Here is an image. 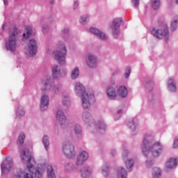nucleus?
<instances>
[{
    "instance_id": "obj_2",
    "label": "nucleus",
    "mask_w": 178,
    "mask_h": 178,
    "mask_svg": "<svg viewBox=\"0 0 178 178\" xmlns=\"http://www.w3.org/2000/svg\"><path fill=\"white\" fill-rule=\"evenodd\" d=\"M142 152L145 156L151 152L152 156L156 158V156H159L162 153V145L159 142H156L149 145V140L144 139L142 145Z\"/></svg>"
},
{
    "instance_id": "obj_19",
    "label": "nucleus",
    "mask_w": 178,
    "mask_h": 178,
    "mask_svg": "<svg viewBox=\"0 0 178 178\" xmlns=\"http://www.w3.org/2000/svg\"><path fill=\"white\" fill-rule=\"evenodd\" d=\"M118 94L120 95V97H122V98H124L127 97V88L124 86H120L118 89Z\"/></svg>"
},
{
    "instance_id": "obj_26",
    "label": "nucleus",
    "mask_w": 178,
    "mask_h": 178,
    "mask_svg": "<svg viewBox=\"0 0 178 178\" xmlns=\"http://www.w3.org/2000/svg\"><path fill=\"white\" fill-rule=\"evenodd\" d=\"M125 165L127 169H131V168L134 166V161H133L132 159H129L125 161Z\"/></svg>"
},
{
    "instance_id": "obj_16",
    "label": "nucleus",
    "mask_w": 178,
    "mask_h": 178,
    "mask_svg": "<svg viewBox=\"0 0 178 178\" xmlns=\"http://www.w3.org/2000/svg\"><path fill=\"white\" fill-rule=\"evenodd\" d=\"M56 118L58 122L60 123V126H63L66 124V117L65 116V113L63 111H57Z\"/></svg>"
},
{
    "instance_id": "obj_52",
    "label": "nucleus",
    "mask_w": 178,
    "mask_h": 178,
    "mask_svg": "<svg viewBox=\"0 0 178 178\" xmlns=\"http://www.w3.org/2000/svg\"><path fill=\"white\" fill-rule=\"evenodd\" d=\"M4 26H3V29Z\"/></svg>"
},
{
    "instance_id": "obj_17",
    "label": "nucleus",
    "mask_w": 178,
    "mask_h": 178,
    "mask_svg": "<svg viewBox=\"0 0 178 178\" xmlns=\"http://www.w3.org/2000/svg\"><path fill=\"white\" fill-rule=\"evenodd\" d=\"M165 166L167 169H173L175 166H177V159L175 158L170 159L168 161L166 162Z\"/></svg>"
},
{
    "instance_id": "obj_15",
    "label": "nucleus",
    "mask_w": 178,
    "mask_h": 178,
    "mask_svg": "<svg viewBox=\"0 0 178 178\" xmlns=\"http://www.w3.org/2000/svg\"><path fill=\"white\" fill-rule=\"evenodd\" d=\"M90 33L92 34H95V35H97L100 38V40H106V35L105 33L101 32L99 30L95 29V28H90Z\"/></svg>"
},
{
    "instance_id": "obj_34",
    "label": "nucleus",
    "mask_w": 178,
    "mask_h": 178,
    "mask_svg": "<svg viewBox=\"0 0 178 178\" xmlns=\"http://www.w3.org/2000/svg\"><path fill=\"white\" fill-rule=\"evenodd\" d=\"M83 119L84 122H88L91 119V115H90V113H83Z\"/></svg>"
},
{
    "instance_id": "obj_22",
    "label": "nucleus",
    "mask_w": 178,
    "mask_h": 178,
    "mask_svg": "<svg viewBox=\"0 0 178 178\" xmlns=\"http://www.w3.org/2000/svg\"><path fill=\"white\" fill-rule=\"evenodd\" d=\"M118 178H127V172H126V170H124V168H120L118 169Z\"/></svg>"
},
{
    "instance_id": "obj_24",
    "label": "nucleus",
    "mask_w": 178,
    "mask_h": 178,
    "mask_svg": "<svg viewBox=\"0 0 178 178\" xmlns=\"http://www.w3.org/2000/svg\"><path fill=\"white\" fill-rule=\"evenodd\" d=\"M80 74V71L79 70V67H76L72 72V79H77Z\"/></svg>"
},
{
    "instance_id": "obj_36",
    "label": "nucleus",
    "mask_w": 178,
    "mask_h": 178,
    "mask_svg": "<svg viewBox=\"0 0 178 178\" xmlns=\"http://www.w3.org/2000/svg\"><path fill=\"white\" fill-rule=\"evenodd\" d=\"M97 127L99 129V130H105V128L106 127V126L105 125V124L101 121L99 122L98 124H97Z\"/></svg>"
},
{
    "instance_id": "obj_42",
    "label": "nucleus",
    "mask_w": 178,
    "mask_h": 178,
    "mask_svg": "<svg viewBox=\"0 0 178 178\" xmlns=\"http://www.w3.org/2000/svg\"><path fill=\"white\" fill-rule=\"evenodd\" d=\"M87 22V16H83L81 17L80 22L81 23H86Z\"/></svg>"
},
{
    "instance_id": "obj_9",
    "label": "nucleus",
    "mask_w": 178,
    "mask_h": 178,
    "mask_svg": "<svg viewBox=\"0 0 178 178\" xmlns=\"http://www.w3.org/2000/svg\"><path fill=\"white\" fill-rule=\"evenodd\" d=\"M48 105H49V97L44 94L40 99L41 111H47V109H48Z\"/></svg>"
},
{
    "instance_id": "obj_37",
    "label": "nucleus",
    "mask_w": 178,
    "mask_h": 178,
    "mask_svg": "<svg viewBox=\"0 0 178 178\" xmlns=\"http://www.w3.org/2000/svg\"><path fill=\"white\" fill-rule=\"evenodd\" d=\"M61 87L62 86H60V84L54 85V86L52 88V90L53 91H54V92H58V91L60 90Z\"/></svg>"
},
{
    "instance_id": "obj_7",
    "label": "nucleus",
    "mask_w": 178,
    "mask_h": 178,
    "mask_svg": "<svg viewBox=\"0 0 178 178\" xmlns=\"http://www.w3.org/2000/svg\"><path fill=\"white\" fill-rule=\"evenodd\" d=\"M63 151L67 156V158H73L76 155V152H74V146L70 143H67L63 145Z\"/></svg>"
},
{
    "instance_id": "obj_47",
    "label": "nucleus",
    "mask_w": 178,
    "mask_h": 178,
    "mask_svg": "<svg viewBox=\"0 0 178 178\" xmlns=\"http://www.w3.org/2000/svg\"><path fill=\"white\" fill-rule=\"evenodd\" d=\"M138 5H140V0H135V7L138 8Z\"/></svg>"
},
{
    "instance_id": "obj_5",
    "label": "nucleus",
    "mask_w": 178,
    "mask_h": 178,
    "mask_svg": "<svg viewBox=\"0 0 178 178\" xmlns=\"http://www.w3.org/2000/svg\"><path fill=\"white\" fill-rule=\"evenodd\" d=\"M17 38V28L15 26H13L10 29V35L8 41L6 43L7 49H10V51H15L16 47H17V44L16 41Z\"/></svg>"
},
{
    "instance_id": "obj_4",
    "label": "nucleus",
    "mask_w": 178,
    "mask_h": 178,
    "mask_svg": "<svg viewBox=\"0 0 178 178\" xmlns=\"http://www.w3.org/2000/svg\"><path fill=\"white\" fill-rule=\"evenodd\" d=\"M67 53V49H66V46H65V44H58L57 50L53 53L54 59L57 60L60 66L66 65Z\"/></svg>"
},
{
    "instance_id": "obj_12",
    "label": "nucleus",
    "mask_w": 178,
    "mask_h": 178,
    "mask_svg": "<svg viewBox=\"0 0 178 178\" xmlns=\"http://www.w3.org/2000/svg\"><path fill=\"white\" fill-rule=\"evenodd\" d=\"M13 168V161H4L1 164V170L2 172H10V170Z\"/></svg>"
},
{
    "instance_id": "obj_13",
    "label": "nucleus",
    "mask_w": 178,
    "mask_h": 178,
    "mask_svg": "<svg viewBox=\"0 0 178 178\" xmlns=\"http://www.w3.org/2000/svg\"><path fill=\"white\" fill-rule=\"evenodd\" d=\"M86 62L89 67H95L97 66V58L91 54L88 55Z\"/></svg>"
},
{
    "instance_id": "obj_27",
    "label": "nucleus",
    "mask_w": 178,
    "mask_h": 178,
    "mask_svg": "<svg viewBox=\"0 0 178 178\" xmlns=\"http://www.w3.org/2000/svg\"><path fill=\"white\" fill-rule=\"evenodd\" d=\"M161 5V1L159 0H153L152 3V6L154 10H156L159 6Z\"/></svg>"
},
{
    "instance_id": "obj_18",
    "label": "nucleus",
    "mask_w": 178,
    "mask_h": 178,
    "mask_svg": "<svg viewBox=\"0 0 178 178\" xmlns=\"http://www.w3.org/2000/svg\"><path fill=\"white\" fill-rule=\"evenodd\" d=\"M52 76L53 79H59L60 77V69H59L58 65H54L52 67Z\"/></svg>"
},
{
    "instance_id": "obj_8",
    "label": "nucleus",
    "mask_w": 178,
    "mask_h": 178,
    "mask_svg": "<svg viewBox=\"0 0 178 178\" xmlns=\"http://www.w3.org/2000/svg\"><path fill=\"white\" fill-rule=\"evenodd\" d=\"M28 52L31 56H33L37 54V42L34 39L29 40L28 44Z\"/></svg>"
},
{
    "instance_id": "obj_51",
    "label": "nucleus",
    "mask_w": 178,
    "mask_h": 178,
    "mask_svg": "<svg viewBox=\"0 0 178 178\" xmlns=\"http://www.w3.org/2000/svg\"><path fill=\"white\" fill-rule=\"evenodd\" d=\"M175 3H178V0H175Z\"/></svg>"
},
{
    "instance_id": "obj_3",
    "label": "nucleus",
    "mask_w": 178,
    "mask_h": 178,
    "mask_svg": "<svg viewBox=\"0 0 178 178\" xmlns=\"http://www.w3.org/2000/svg\"><path fill=\"white\" fill-rule=\"evenodd\" d=\"M75 92L76 94H81V102L83 109H88L90 105H91V102L95 101L94 95L86 93V88L80 83H76Z\"/></svg>"
},
{
    "instance_id": "obj_33",
    "label": "nucleus",
    "mask_w": 178,
    "mask_h": 178,
    "mask_svg": "<svg viewBox=\"0 0 178 178\" xmlns=\"http://www.w3.org/2000/svg\"><path fill=\"white\" fill-rule=\"evenodd\" d=\"M178 26V19H175L172 23H171V30L172 31H175L176 29H177Z\"/></svg>"
},
{
    "instance_id": "obj_32",
    "label": "nucleus",
    "mask_w": 178,
    "mask_h": 178,
    "mask_svg": "<svg viewBox=\"0 0 178 178\" xmlns=\"http://www.w3.org/2000/svg\"><path fill=\"white\" fill-rule=\"evenodd\" d=\"M102 175L105 177L108 176L109 175V168H108V165H104L102 168Z\"/></svg>"
},
{
    "instance_id": "obj_38",
    "label": "nucleus",
    "mask_w": 178,
    "mask_h": 178,
    "mask_svg": "<svg viewBox=\"0 0 178 178\" xmlns=\"http://www.w3.org/2000/svg\"><path fill=\"white\" fill-rule=\"evenodd\" d=\"M131 72V70L130 69L129 67H127L125 71V77L126 79H129L130 76V73Z\"/></svg>"
},
{
    "instance_id": "obj_45",
    "label": "nucleus",
    "mask_w": 178,
    "mask_h": 178,
    "mask_svg": "<svg viewBox=\"0 0 178 178\" xmlns=\"http://www.w3.org/2000/svg\"><path fill=\"white\" fill-rule=\"evenodd\" d=\"M129 127H131L132 130H136V126L134 125V122H132L131 124H129Z\"/></svg>"
},
{
    "instance_id": "obj_29",
    "label": "nucleus",
    "mask_w": 178,
    "mask_h": 178,
    "mask_svg": "<svg viewBox=\"0 0 178 178\" xmlns=\"http://www.w3.org/2000/svg\"><path fill=\"white\" fill-rule=\"evenodd\" d=\"M25 138L26 136L24 135V133H21L18 137V144H19V145H22V144L24 143Z\"/></svg>"
},
{
    "instance_id": "obj_39",
    "label": "nucleus",
    "mask_w": 178,
    "mask_h": 178,
    "mask_svg": "<svg viewBox=\"0 0 178 178\" xmlns=\"http://www.w3.org/2000/svg\"><path fill=\"white\" fill-rule=\"evenodd\" d=\"M65 170L67 171V172H72V170H73V168H72V164L69 163H67L65 165Z\"/></svg>"
},
{
    "instance_id": "obj_1",
    "label": "nucleus",
    "mask_w": 178,
    "mask_h": 178,
    "mask_svg": "<svg viewBox=\"0 0 178 178\" xmlns=\"http://www.w3.org/2000/svg\"><path fill=\"white\" fill-rule=\"evenodd\" d=\"M22 161L27 162V168L25 170H17L14 178H42V174L45 170L42 168H38L37 170L34 169L35 161L31 156V153L29 149H25L20 154Z\"/></svg>"
},
{
    "instance_id": "obj_11",
    "label": "nucleus",
    "mask_w": 178,
    "mask_h": 178,
    "mask_svg": "<svg viewBox=\"0 0 178 178\" xmlns=\"http://www.w3.org/2000/svg\"><path fill=\"white\" fill-rule=\"evenodd\" d=\"M120 24H122V19L115 18L113 22L112 31L113 35H117L119 34V27H120Z\"/></svg>"
},
{
    "instance_id": "obj_44",
    "label": "nucleus",
    "mask_w": 178,
    "mask_h": 178,
    "mask_svg": "<svg viewBox=\"0 0 178 178\" xmlns=\"http://www.w3.org/2000/svg\"><path fill=\"white\" fill-rule=\"evenodd\" d=\"M152 165H153L152 161H146V166H147V168L151 167Z\"/></svg>"
},
{
    "instance_id": "obj_43",
    "label": "nucleus",
    "mask_w": 178,
    "mask_h": 178,
    "mask_svg": "<svg viewBox=\"0 0 178 178\" xmlns=\"http://www.w3.org/2000/svg\"><path fill=\"white\" fill-rule=\"evenodd\" d=\"M178 147V139H175L173 148H177Z\"/></svg>"
},
{
    "instance_id": "obj_23",
    "label": "nucleus",
    "mask_w": 178,
    "mask_h": 178,
    "mask_svg": "<svg viewBox=\"0 0 178 178\" xmlns=\"http://www.w3.org/2000/svg\"><path fill=\"white\" fill-rule=\"evenodd\" d=\"M47 178H56L55 172H54V168L51 165L47 166Z\"/></svg>"
},
{
    "instance_id": "obj_25",
    "label": "nucleus",
    "mask_w": 178,
    "mask_h": 178,
    "mask_svg": "<svg viewBox=\"0 0 178 178\" xmlns=\"http://www.w3.org/2000/svg\"><path fill=\"white\" fill-rule=\"evenodd\" d=\"M31 33H32V28L31 26H27L26 28V32L24 33L23 34L24 38H29V37L31 35Z\"/></svg>"
},
{
    "instance_id": "obj_41",
    "label": "nucleus",
    "mask_w": 178,
    "mask_h": 178,
    "mask_svg": "<svg viewBox=\"0 0 178 178\" xmlns=\"http://www.w3.org/2000/svg\"><path fill=\"white\" fill-rule=\"evenodd\" d=\"M17 113L19 118H22V116H24V110L19 108Z\"/></svg>"
},
{
    "instance_id": "obj_40",
    "label": "nucleus",
    "mask_w": 178,
    "mask_h": 178,
    "mask_svg": "<svg viewBox=\"0 0 178 178\" xmlns=\"http://www.w3.org/2000/svg\"><path fill=\"white\" fill-rule=\"evenodd\" d=\"M63 105H70V101L69 100V97H65L63 99Z\"/></svg>"
},
{
    "instance_id": "obj_6",
    "label": "nucleus",
    "mask_w": 178,
    "mask_h": 178,
    "mask_svg": "<svg viewBox=\"0 0 178 178\" xmlns=\"http://www.w3.org/2000/svg\"><path fill=\"white\" fill-rule=\"evenodd\" d=\"M152 34L156 38H163V37H166L169 34V29L166 25L158 29H153Z\"/></svg>"
},
{
    "instance_id": "obj_28",
    "label": "nucleus",
    "mask_w": 178,
    "mask_h": 178,
    "mask_svg": "<svg viewBox=\"0 0 178 178\" xmlns=\"http://www.w3.org/2000/svg\"><path fill=\"white\" fill-rule=\"evenodd\" d=\"M168 86L171 88L172 91H176V85L173 83V79L168 80Z\"/></svg>"
},
{
    "instance_id": "obj_20",
    "label": "nucleus",
    "mask_w": 178,
    "mask_h": 178,
    "mask_svg": "<svg viewBox=\"0 0 178 178\" xmlns=\"http://www.w3.org/2000/svg\"><path fill=\"white\" fill-rule=\"evenodd\" d=\"M152 178H159L161 177V175H162V171L159 168H154L152 170Z\"/></svg>"
},
{
    "instance_id": "obj_35",
    "label": "nucleus",
    "mask_w": 178,
    "mask_h": 178,
    "mask_svg": "<svg viewBox=\"0 0 178 178\" xmlns=\"http://www.w3.org/2000/svg\"><path fill=\"white\" fill-rule=\"evenodd\" d=\"M75 134H80L82 131L81 127L80 125H76L74 127Z\"/></svg>"
},
{
    "instance_id": "obj_48",
    "label": "nucleus",
    "mask_w": 178,
    "mask_h": 178,
    "mask_svg": "<svg viewBox=\"0 0 178 178\" xmlns=\"http://www.w3.org/2000/svg\"><path fill=\"white\" fill-rule=\"evenodd\" d=\"M79 6V3L75 1L74 3V9H76Z\"/></svg>"
},
{
    "instance_id": "obj_10",
    "label": "nucleus",
    "mask_w": 178,
    "mask_h": 178,
    "mask_svg": "<svg viewBox=\"0 0 178 178\" xmlns=\"http://www.w3.org/2000/svg\"><path fill=\"white\" fill-rule=\"evenodd\" d=\"M88 159V153L86 151H83L76 158V165L80 166Z\"/></svg>"
},
{
    "instance_id": "obj_14",
    "label": "nucleus",
    "mask_w": 178,
    "mask_h": 178,
    "mask_svg": "<svg viewBox=\"0 0 178 178\" xmlns=\"http://www.w3.org/2000/svg\"><path fill=\"white\" fill-rule=\"evenodd\" d=\"M106 95L109 99H115L116 98V89L113 86H109L106 90Z\"/></svg>"
},
{
    "instance_id": "obj_30",
    "label": "nucleus",
    "mask_w": 178,
    "mask_h": 178,
    "mask_svg": "<svg viewBox=\"0 0 178 178\" xmlns=\"http://www.w3.org/2000/svg\"><path fill=\"white\" fill-rule=\"evenodd\" d=\"M42 143L44 145V148H46V149H48V147H49V140H48L47 136H44L43 137Z\"/></svg>"
},
{
    "instance_id": "obj_46",
    "label": "nucleus",
    "mask_w": 178,
    "mask_h": 178,
    "mask_svg": "<svg viewBox=\"0 0 178 178\" xmlns=\"http://www.w3.org/2000/svg\"><path fill=\"white\" fill-rule=\"evenodd\" d=\"M127 156V151L125 150V151H124L123 154H122L124 161H125Z\"/></svg>"
},
{
    "instance_id": "obj_50",
    "label": "nucleus",
    "mask_w": 178,
    "mask_h": 178,
    "mask_svg": "<svg viewBox=\"0 0 178 178\" xmlns=\"http://www.w3.org/2000/svg\"><path fill=\"white\" fill-rule=\"evenodd\" d=\"M4 5H8V0H3Z\"/></svg>"
},
{
    "instance_id": "obj_21",
    "label": "nucleus",
    "mask_w": 178,
    "mask_h": 178,
    "mask_svg": "<svg viewBox=\"0 0 178 178\" xmlns=\"http://www.w3.org/2000/svg\"><path fill=\"white\" fill-rule=\"evenodd\" d=\"M91 175V170H90V168L85 167L81 171V177L87 178Z\"/></svg>"
},
{
    "instance_id": "obj_49",
    "label": "nucleus",
    "mask_w": 178,
    "mask_h": 178,
    "mask_svg": "<svg viewBox=\"0 0 178 178\" xmlns=\"http://www.w3.org/2000/svg\"><path fill=\"white\" fill-rule=\"evenodd\" d=\"M45 30H47V27H42V33H45Z\"/></svg>"
},
{
    "instance_id": "obj_31",
    "label": "nucleus",
    "mask_w": 178,
    "mask_h": 178,
    "mask_svg": "<svg viewBox=\"0 0 178 178\" xmlns=\"http://www.w3.org/2000/svg\"><path fill=\"white\" fill-rule=\"evenodd\" d=\"M43 86H44L43 90L44 91H47V90H50V88L52 87L51 86V81H47V82L44 81Z\"/></svg>"
}]
</instances>
